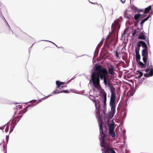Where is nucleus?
Masks as SVG:
<instances>
[{"label": "nucleus", "mask_w": 153, "mask_h": 153, "mask_svg": "<svg viewBox=\"0 0 153 153\" xmlns=\"http://www.w3.org/2000/svg\"><path fill=\"white\" fill-rule=\"evenodd\" d=\"M131 8L135 12H137L139 10V9L134 6H132Z\"/></svg>", "instance_id": "5701e85b"}, {"label": "nucleus", "mask_w": 153, "mask_h": 153, "mask_svg": "<svg viewBox=\"0 0 153 153\" xmlns=\"http://www.w3.org/2000/svg\"><path fill=\"white\" fill-rule=\"evenodd\" d=\"M9 130V127L7 125L6 126V128L5 130V131L6 132H7Z\"/></svg>", "instance_id": "c756f323"}, {"label": "nucleus", "mask_w": 153, "mask_h": 153, "mask_svg": "<svg viewBox=\"0 0 153 153\" xmlns=\"http://www.w3.org/2000/svg\"><path fill=\"white\" fill-rule=\"evenodd\" d=\"M94 67H102L101 66L99 65H98L97 66H96V65H95Z\"/></svg>", "instance_id": "49530a36"}, {"label": "nucleus", "mask_w": 153, "mask_h": 153, "mask_svg": "<svg viewBox=\"0 0 153 153\" xmlns=\"http://www.w3.org/2000/svg\"><path fill=\"white\" fill-rule=\"evenodd\" d=\"M126 112H125L124 114V115H123V117H125L126 116Z\"/></svg>", "instance_id": "37998d69"}, {"label": "nucleus", "mask_w": 153, "mask_h": 153, "mask_svg": "<svg viewBox=\"0 0 153 153\" xmlns=\"http://www.w3.org/2000/svg\"><path fill=\"white\" fill-rule=\"evenodd\" d=\"M53 94H54V93H53V92L52 93H51L50 95H49L47 96L44 97L43 98H42V100H45V99L48 98L49 97L52 96Z\"/></svg>", "instance_id": "393cba45"}, {"label": "nucleus", "mask_w": 153, "mask_h": 153, "mask_svg": "<svg viewBox=\"0 0 153 153\" xmlns=\"http://www.w3.org/2000/svg\"><path fill=\"white\" fill-rule=\"evenodd\" d=\"M102 58L103 59V58H104V59H105V58L104 57H103V56H102Z\"/></svg>", "instance_id": "09e8293b"}, {"label": "nucleus", "mask_w": 153, "mask_h": 153, "mask_svg": "<svg viewBox=\"0 0 153 153\" xmlns=\"http://www.w3.org/2000/svg\"><path fill=\"white\" fill-rule=\"evenodd\" d=\"M19 120H18L17 121H16V122H15V126H13V128H14V127H15V126L16 124L17 123L19 122Z\"/></svg>", "instance_id": "c9c22d12"}, {"label": "nucleus", "mask_w": 153, "mask_h": 153, "mask_svg": "<svg viewBox=\"0 0 153 153\" xmlns=\"http://www.w3.org/2000/svg\"><path fill=\"white\" fill-rule=\"evenodd\" d=\"M1 100V98H0V100Z\"/></svg>", "instance_id": "052dcab7"}, {"label": "nucleus", "mask_w": 153, "mask_h": 153, "mask_svg": "<svg viewBox=\"0 0 153 153\" xmlns=\"http://www.w3.org/2000/svg\"><path fill=\"white\" fill-rule=\"evenodd\" d=\"M100 146L104 148V149H102V153H115V151L112 149L109 148L107 146V144L105 141V138L106 135L105 134H100Z\"/></svg>", "instance_id": "7ed1b4c3"}, {"label": "nucleus", "mask_w": 153, "mask_h": 153, "mask_svg": "<svg viewBox=\"0 0 153 153\" xmlns=\"http://www.w3.org/2000/svg\"><path fill=\"white\" fill-rule=\"evenodd\" d=\"M138 38L140 39L145 40L146 39V37L145 36L144 33L143 32H140Z\"/></svg>", "instance_id": "6e6552de"}, {"label": "nucleus", "mask_w": 153, "mask_h": 153, "mask_svg": "<svg viewBox=\"0 0 153 153\" xmlns=\"http://www.w3.org/2000/svg\"><path fill=\"white\" fill-rule=\"evenodd\" d=\"M139 64L140 65H142V66H143L144 65V64L143 62H139Z\"/></svg>", "instance_id": "4c0bfd02"}, {"label": "nucleus", "mask_w": 153, "mask_h": 153, "mask_svg": "<svg viewBox=\"0 0 153 153\" xmlns=\"http://www.w3.org/2000/svg\"><path fill=\"white\" fill-rule=\"evenodd\" d=\"M0 129H2L1 127H0Z\"/></svg>", "instance_id": "603ef678"}, {"label": "nucleus", "mask_w": 153, "mask_h": 153, "mask_svg": "<svg viewBox=\"0 0 153 153\" xmlns=\"http://www.w3.org/2000/svg\"><path fill=\"white\" fill-rule=\"evenodd\" d=\"M111 67H113V66H112V65H111Z\"/></svg>", "instance_id": "864d4df0"}, {"label": "nucleus", "mask_w": 153, "mask_h": 153, "mask_svg": "<svg viewBox=\"0 0 153 153\" xmlns=\"http://www.w3.org/2000/svg\"><path fill=\"white\" fill-rule=\"evenodd\" d=\"M13 130V128H10V130L9 131V133H10Z\"/></svg>", "instance_id": "ea45409f"}, {"label": "nucleus", "mask_w": 153, "mask_h": 153, "mask_svg": "<svg viewBox=\"0 0 153 153\" xmlns=\"http://www.w3.org/2000/svg\"><path fill=\"white\" fill-rule=\"evenodd\" d=\"M6 139L7 141V142L8 143L9 140V136L8 135H7L6 136Z\"/></svg>", "instance_id": "e433bc0d"}, {"label": "nucleus", "mask_w": 153, "mask_h": 153, "mask_svg": "<svg viewBox=\"0 0 153 153\" xmlns=\"http://www.w3.org/2000/svg\"><path fill=\"white\" fill-rule=\"evenodd\" d=\"M6 125H5L3 127H5L6 126Z\"/></svg>", "instance_id": "3c124183"}, {"label": "nucleus", "mask_w": 153, "mask_h": 153, "mask_svg": "<svg viewBox=\"0 0 153 153\" xmlns=\"http://www.w3.org/2000/svg\"><path fill=\"white\" fill-rule=\"evenodd\" d=\"M141 46V44L139 43V42H138V44L137 45L136 48L135 49V51H139L140 50V48Z\"/></svg>", "instance_id": "6ab92c4d"}, {"label": "nucleus", "mask_w": 153, "mask_h": 153, "mask_svg": "<svg viewBox=\"0 0 153 153\" xmlns=\"http://www.w3.org/2000/svg\"><path fill=\"white\" fill-rule=\"evenodd\" d=\"M114 124H110L109 126V131H114Z\"/></svg>", "instance_id": "4468645a"}, {"label": "nucleus", "mask_w": 153, "mask_h": 153, "mask_svg": "<svg viewBox=\"0 0 153 153\" xmlns=\"http://www.w3.org/2000/svg\"><path fill=\"white\" fill-rule=\"evenodd\" d=\"M109 105L111 108V111H110V113L113 115L114 114L115 110L116 105L115 99H110Z\"/></svg>", "instance_id": "20e7f679"}, {"label": "nucleus", "mask_w": 153, "mask_h": 153, "mask_svg": "<svg viewBox=\"0 0 153 153\" xmlns=\"http://www.w3.org/2000/svg\"><path fill=\"white\" fill-rule=\"evenodd\" d=\"M150 14H149L147 17L143 19L142 21H143L144 22L145 21L148 20L149 18L150 17Z\"/></svg>", "instance_id": "a878e982"}, {"label": "nucleus", "mask_w": 153, "mask_h": 153, "mask_svg": "<svg viewBox=\"0 0 153 153\" xmlns=\"http://www.w3.org/2000/svg\"><path fill=\"white\" fill-rule=\"evenodd\" d=\"M137 72H138V75L136 78H137L138 79H139L143 75V74L142 72L138 71H137Z\"/></svg>", "instance_id": "412c9836"}, {"label": "nucleus", "mask_w": 153, "mask_h": 153, "mask_svg": "<svg viewBox=\"0 0 153 153\" xmlns=\"http://www.w3.org/2000/svg\"><path fill=\"white\" fill-rule=\"evenodd\" d=\"M108 72L105 68H93L91 74V79L95 87L98 89L100 88V79L103 80L105 87H109L111 85L108 79Z\"/></svg>", "instance_id": "f257e3e1"}, {"label": "nucleus", "mask_w": 153, "mask_h": 153, "mask_svg": "<svg viewBox=\"0 0 153 153\" xmlns=\"http://www.w3.org/2000/svg\"><path fill=\"white\" fill-rule=\"evenodd\" d=\"M64 87H65V86H62V85H61V86H60V88H60V89H61V88H64Z\"/></svg>", "instance_id": "c03bdc74"}, {"label": "nucleus", "mask_w": 153, "mask_h": 153, "mask_svg": "<svg viewBox=\"0 0 153 153\" xmlns=\"http://www.w3.org/2000/svg\"><path fill=\"white\" fill-rule=\"evenodd\" d=\"M140 83H139H139H138L137 84H135V89H136L137 88H138L139 86V84H140Z\"/></svg>", "instance_id": "7c9ffc66"}, {"label": "nucleus", "mask_w": 153, "mask_h": 153, "mask_svg": "<svg viewBox=\"0 0 153 153\" xmlns=\"http://www.w3.org/2000/svg\"><path fill=\"white\" fill-rule=\"evenodd\" d=\"M146 74H144V76L145 77H148L149 76H152L153 75V68H147L145 70Z\"/></svg>", "instance_id": "423d86ee"}, {"label": "nucleus", "mask_w": 153, "mask_h": 153, "mask_svg": "<svg viewBox=\"0 0 153 153\" xmlns=\"http://www.w3.org/2000/svg\"><path fill=\"white\" fill-rule=\"evenodd\" d=\"M56 47L58 48H59L57 46V45H56Z\"/></svg>", "instance_id": "8fccbe9b"}, {"label": "nucleus", "mask_w": 153, "mask_h": 153, "mask_svg": "<svg viewBox=\"0 0 153 153\" xmlns=\"http://www.w3.org/2000/svg\"><path fill=\"white\" fill-rule=\"evenodd\" d=\"M135 52L136 54V59L137 61L139 60L140 58V56L139 53V51H136Z\"/></svg>", "instance_id": "dca6fc26"}, {"label": "nucleus", "mask_w": 153, "mask_h": 153, "mask_svg": "<svg viewBox=\"0 0 153 153\" xmlns=\"http://www.w3.org/2000/svg\"><path fill=\"white\" fill-rule=\"evenodd\" d=\"M144 23V22L143 21H142L140 22V25L141 27H143V24Z\"/></svg>", "instance_id": "72a5a7b5"}, {"label": "nucleus", "mask_w": 153, "mask_h": 153, "mask_svg": "<svg viewBox=\"0 0 153 153\" xmlns=\"http://www.w3.org/2000/svg\"><path fill=\"white\" fill-rule=\"evenodd\" d=\"M90 99L91 100H91V98H90Z\"/></svg>", "instance_id": "4d7b16f0"}, {"label": "nucleus", "mask_w": 153, "mask_h": 153, "mask_svg": "<svg viewBox=\"0 0 153 153\" xmlns=\"http://www.w3.org/2000/svg\"><path fill=\"white\" fill-rule=\"evenodd\" d=\"M90 99L91 100H91V98H90Z\"/></svg>", "instance_id": "13d9d810"}, {"label": "nucleus", "mask_w": 153, "mask_h": 153, "mask_svg": "<svg viewBox=\"0 0 153 153\" xmlns=\"http://www.w3.org/2000/svg\"><path fill=\"white\" fill-rule=\"evenodd\" d=\"M103 103L104 105L106 104V95L103 96Z\"/></svg>", "instance_id": "b1692460"}, {"label": "nucleus", "mask_w": 153, "mask_h": 153, "mask_svg": "<svg viewBox=\"0 0 153 153\" xmlns=\"http://www.w3.org/2000/svg\"><path fill=\"white\" fill-rule=\"evenodd\" d=\"M22 117V115H21V116H19V117Z\"/></svg>", "instance_id": "5fc2aeb1"}, {"label": "nucleus", "mask_w": 153, "mask_h": 153, "mask_svg": "<svg viewBox=\"0 0 153 153\" xmlns=\"http://www.w3.org/2000/svg\"><path fill=\"white\" fill-rule=\"evenodd\" d=\"M139 22V20H136V21L135 22V23L134 24V25L135 26H137L138 23Z\"/></svg>", "instance_id": "c85d7f7f"}, {"label": "nucleus", "mask_w": 153, "mask_h": 153, "mask_svg": "<svg viewBox=\"0 0 153 153\" xmlns=\"http://www.w3.org/2000/svg\"><path fill=\"white\" fill-rule=\"evenodd\" d=\"M90 99L91 100H91V98H90Z\"/></svg>", "instance_id": "6e6d98bb"}, {"label": "nucleus", "mask_w": 153, "mask_h": 153, "mask_svg": "<svg viewBox=\"0 0 153 153\" xmlns=\"http://www.w3.org/2000/svg\"><path fill=\"white\" fill-rule=\"evenodd\" d=\"M114 68H109L108 73L112 75H114Z\"/></svg>", "instance_id": "ddd939ff"}, {"label": "nucleus", "mask_w": 153, "mask_h": 153, "mask_svg": "<svg viewBox=\"0 0 153 153\" xmlns=\"http://www.w3.org/2000/svg\"><path fill=\"white\" fill-rule=\"evenodd\" d=\"M143 11V9H139V10L137 11L138 12H142Z\"/></svg>", "instance_id": "58836bf2"}, {"label": "nucleus", "mask_w": 153, "mask_h": 153, "mask_svg": "<svg viewBox=\"0 0 153 153\" xmlns=\"http://www.w3.org/2000/svg\"><path fill=\"white\" fill-rule=\"evenodd\" d=\"M34 105V104H29L24 109L23 111H22L21 112V114H24L27 111V109L29 107H33Z\"/></svg>", "instance_id": "1a4fd4ad"}, {"label": "nucleus", "mask_w": 153, "mask_h": 153, "mask_svg": "<svg viewBox=\"0 0 153 153\" xmlns=\"http://www.w3.org/2000/svg\"><path fill=\"white\" fill-rule=\"evenodd\" d=\"M122 3H124L126 1V0H120Z\"/></svg>", "instance_id": "79ce46f5"}, {"label": "nucleus", "mask_w": 153, "mask_h": 153, "mask_svg": "<svg viewBox=\"0 0 153 153\" xmlns=\"http://www.w3.org/2000/svg\"><path fill=\"white\" fill-rule=\"evenodd\" d=\"M125 142H126L125 141V140H124V141H123V143H125Z\"/></svg>", "instance_id": "de8ad7c7"}, {"label": "nucleus", "mask_w": 153, "mask_h": 153, "mask_svg": "<svg viewBox=\"0 0 153 153\" xmlns=\"http://www.w3.org/2000/svg\"><path fill=\"white\" fill-rule=\"evenodd\" d=\"M111 97L110 99H115V91L111 92Z\"/></svg>", "instance_id": "4be33fe9"}, {"label": "nucleus", "mask_w": 153, "mask_h": 153, "mask_svg": "<svg viewBox=\"0 0 153 153\" xmlns=\"http://www.w3.org/2000/svg\"><path fill=\"white\" fill-rule=\"evenodd\" d=\"M139 28H137L136 29H134L133 31V32L132 34V36L133 37H134L135 36L136 33L137 32H139Z\"/></svg>", "instance_id": "f3484780"}, {"label": "nucleus", "mask_w": 153, "mask_h": 153, "mask_svg": "<svg viewBox=\"0 0 153 153\" xmlns=\"http://www.w3.org/2000/svg\"><path fill=\"white\" fill-rule=\"evenodd\" d=\"M142 52L143 61L145 63H146L148 58V50L143 49Z\"/></svg>", "instance_id": "39448f33"}, {"label": "nucleus", "mask_w": 153, "mask_h": 153, "mask_svg": "<svg viewBox=\"0 0 153 153\" xmlns=\"http://www.w3.org/2000/svg\"><path fill=\"white\" fill-rule=\"evenodd\" d=\"M27 34L25 33H23L22 34V36H27Z\"/></svg>", "instance_id": "a19ab883"}, {"label": "nucleus", "mask_w": 153, "mask_h": 153, "mask_svg": "<svg viewBox=\"0 0 153 153\" xmlns=\"http://www.w3.org/2000/svg\"><path fill=\"white\" fill-rule=\"evenodd\" d=\"M151 6H150L146 8L145 10L144 13H149V12L150 10L151 9Z\"/></svg>", "instance_id": "2eb2a0df"}, {"label": "nucleus", "mask_w": 153, "mask_h": 153, "mask_svg": "<svg viewBox=\"0 0 153 153\" xmlns=\"http://www.w3.org/2000/svg\"><path fill=\"white\" fill-rule=\"evenodd\" d=\"M90 99L91 100H91V98H90Z\"/></svg>", "instance_id": "bf43d9fd"}, {"label": "nucleus", "mask_w": 153, "mask_h": 153, "mask_svg": "<svg viewBox=\"0 0 153 153\" xmlns=\"http://www.w3.org/2000/svg\"><path fill=\"white\" fill-rule=\"evenodd\" d=\"M139 43L141 44L142 47L144 48L143 49L148 50L147 46L146 43L143 41H140L139 42Z\"/></svg>", "instance_id": "0eeeda50"}, {"label": "nucleus", "mask_w": 153, "mask_h": 153, "mask_svg": "<svg viewBox=\"0 0 153 153\" xmlns=\"http://www.w3.org/2000/svg\"><path fill=\"white\" fill-rule=\"evenodd\" d=\"M65 84V82H61V85H64Z\"/></svg>", "instance_id": "a18cd8bd"}, {"label": "nucleus", "mask_w": 153, "mask_h": 153, "mask_svg": "<svg viewBox=\"0 0 153 153\" xmlns=\"http://www.w3.org/2000/svg\"><path fill=\"white\" fill-rule=\"evenodd\" d=\"M145 79V78H143L142 80H140V81L139 80V83H141L143 82V80H144Z\"/></svg>", "instance_id": "f704fd0d"}, {"label": "nucleus", "mask_w": 153, "mask_h": 153, "mask_svg": "<svg viewBox=\"0 0 153 153\" xmlns=\"http://www.w3.org/2000/svg\"><path fill=\"white\" fill-rule=\"evenodd\" d=\"M56 88L57 89L60 88V86L61 85V82L58 80L56 81Z\"/></svg>", "instance_id": "a211bd4d"}, {"label": "nucleus", "mask_w": 153, "mask_h": 153, "mask_svg": "<svg viewBox=\"0 0 153 153\" xmlns=\"http://www.w3.org/2000/svg\"><path fill=\"white\" fill-rule=\"evenodd\" d=\"M36 100H32L29 102H27V103H27L28 102H30L31 103H34L35 102H36Z\"/></svg>", "instance_id": "cd10ccee"}, {"label": "nucleus", "mask_w": 153, "mask_h": 153, "mask_svg": "<svg viewBox=\"0 0 153 153\" xmlns=\"http://www.w3.org/2000/svg\"><path fill=\"white\" fill-rule=\"evenodd\" d=\"M141 15L140 13L135 14L134 16V19L136 20H139V18H143L144 16H146L144 15V16L141 17Z\"/></svg>", "instance_id": "9b49d317"}, {"label": "nucleus", "mask_w": 153, "mask_h": 153, "mask_svg": "<svg viewBox=\"0 0 153 153\" xmlns=\"http://www.w3.org/2000/svg\"><path fill=\"white\" fill-rule=\"evenodd\" d=\"M109 133L110 136H111L114 139L115 138L116 136L114 131H109Z\"/></svg>", "instance_id": "f8f14e48"}, {"label": "nucleus", "mask_w": 153, "mask_h": 153, "mask_svg": "<svg viewBox=\"0 0 153 153\" xmlns=\"http://www.w3.org/2000/svg\"><path fill=\"white\" fill-rule=\"evenodd\" d=\"M95 102V106L96 108V115L98 117V121L100 127V135L103 134L104 133L102 128V125L104 123L102 118L100 116V101L98 100H96L93 101Z\"/></svg>", "instance_id": "f03ea898"}, {"label": "nucleus", "mask_w": 153, "mask_h": 153, "mask_svg": "<svg viewBox=\"0 0 153 153\" xmlns=\"http://www.w3.org/2000/svg\"><path fill=\"white\" fill-rule=\"evenodd\" d=\"M69 91L67 90H64L61 91H54L53 92L54 94H56L61 93H68Z\"/></svg>", "instance_id": "9d476101"}, {"label": "nucleus", "mask_w": 153, "mask_h": 153, "mask_svg": "<svg viewBox=\"0 0 153 153\" xmlns=\"http://www.w3.org/2000/svg\"><path fill=\"white\" fill-rule=\"evenodd\" d=\"M114 52H115V56H116V58L117 59H118V58L120 59V57L119 56V55L118 54V53L117 52V51H114Z\"/></svg>", "instance_id": "bb28decb"}, {"label": "nucleus", "mask_w": 153, "mask_h": 153, "mask_svg": "<svg viewBox=\"0 0 153 153\" xmlns=\"http://www.w3.org/2000/svg\"><path fill=\"white\" fill-rule=\"evenodd\" d=\"M124 16L126 18H127L128 17V16L127 15V12L126 11H125V12Z\"/></svg>", "instance_id": "2f4dec72"}, {"label": "nucleus", "mask_w": 153, "mask_h": 153, "mask_svg": "<svg viewBox=\"0 0 153 153\" xmlns=\"http://www.w3.org/2000/svg\"><path fill=\"white\" fill-rule=\"evenodd\" d=\"M109 87L111 92H113L115 91V88L112 85H111Z\"/></svg>", "instance_id": "aec40b11"}, {"label": "nucleus", "mask_w": 153, "mask_h": 153, "mask_svg": "<svg viewBox=\"0 0 153 153\" xmlns=\"http://www.w3.org/2000/svg\"><path fill=\"white\" fill-rule=\"evenodd\" d=\"M42 99H40L39 100H38V101L36 102V104H38L40 102H42Z\"/></svg>", "instance_id": "473e14b6"}]
</instances>
